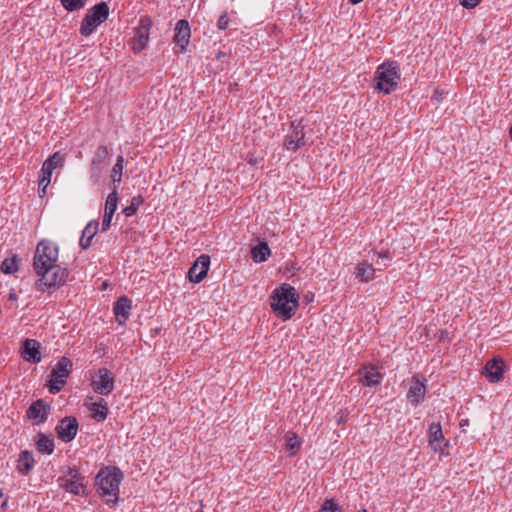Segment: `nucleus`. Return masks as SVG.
Returning <instances> with one entry per match:
<instances>
[{"mask_svg": "<svg viewBox=\"0 0 512 512\" xmlns=\"http://www.w3.org/2000/svg\"><path fill=\"white\" fill-rule=\"evenodd\" d=\"M58 257L59 249L56 244L49 240L38 243L33 257V269L40 277L35 283L38 291L44 292L66 283L69 271L57 264Z\"/></svg>", "mask_w": 512, "mask_h": 512, "instance_id": "f257e3e1", "label": "nucleus"}, {"mask_svg": "<svg viewBox=\"0 0 512 512\" xmlns=\"http://www.w3.org/2000/svg\"><path fill=\"white\" fill-rule=\"evenodd\" d=\"M123 478V472L117 467H104L96 475L97 492L106 504L115 505L119 501V485Z\"/></svg>", "mask_w": 512, "mask_h": 512, "instance_id": "f03ea898", "label": "nucleus"}, {"mask_svg": "<svg viewBox=\"0 0 512 512\" xmlns=\"http://www.w3.org/2000/svg\"><path fill=\"white\" fill-rule=\"evenodd\" d=\"M298 298L294 287L289 284H282L273 291L270 297V305L275 314L286 321L295 315L298 307Z\"/></svg>", "mask_w": 512, "mask_h": 512, "instance_id": "7ed1b4c3", "label": "nucleus"}, {"mask_svg": "<svg viewBox=\"0 0 512 512\" xmlns=\"http://www.w3.org/2000/svg\"><path fill=\"white\" fill-rule=\"evenodd\" d=\"M400 74L396 62H387L381 64L376 71V89L390 94L398 86Z\"/></svg>", "mask_w": 512, "mask_h": 512, "instance_id": "20e7f679", "label": "nucleus"}, {"mask_svg": "<svg viewBox=\"0 0 512 512\" xmlns=\"http://www.w3.org/2000/svg\"><path fill=\"white\" fill-rule=\"evenodd\" d=\"M109 16V6L106 2H100L90 8L83 18L80 26L82 36H90L95 29L105 22Z\"/></svg>", "mask_w": 512, "mask_h": 512, "instance_id": "39448f33", "label": "nucleus"}, {"mask_svg": "<svg viewBox=\"0 0 512 512\" xmlns=\"http://www.w3.org/2000/svg\"><path fill=\"white\" fill-rule=\"evenodd\" d=\"M73 363L72 361L63 356L57 362L55 367L51 370L49 380V391L52 394H56L64 387L67 382V378L72 372Z\"/></svg>", "mask_w": 512, "mask_h": 512, "instance_id": "423d86ee", "label": "nucleus"}, {"mask_svg": "<svg viewBox=\"0 0 512 512\" xmlns=\"http://www.w3.org/2000/svg\"><path fill=\"white\" fill-rule=\"evenodd\" d=\"M304 127L302 120L290 123L283 141V145L287 150L296 152L306 145Z\"/></svg>", "mask_w": 512, "mask_h": 512, "instance_id": "0eeeda50", "label": "nucleus"}, {"mask_svg": "<svg viewBox=\"0 0 512 512\" xmlns=\"http://www.w3.org/2000/svg\"><path fill=\"white\" fill-rule=\"evenodd\" d=\"M109 157V150L107 146L100 145L97 147L96 151L94 152V155L91 159L90 163V180L97 184L101 177L102 173L105 168L106 160Z\"/></svg>", "mask_w": 512, "mask_h": 512, "instance_id": "6e6552de", "label": "nucleus"}, {"mask_svg": "<svg viewBox=\"0 0 512 512\" xmlns=\"http://www.w3.org/2000/svg\"><path fill=\"white\" fill-rule=\"evenodd\" d=\"M152 24V19L149 16H143L140 18L139 25L136 28L133 38V50L135 52H140L146 47L149 41V31Z\"/></svg>", "mask_w": 512, "mask_h": 512, "instance_id": "1a4fd4ad", "label": "nucleus"}, {"mask_svg": "<svg viewBox=\"0 0 512 512\" xmlns=\"http://www.w3.org/2000/svg\"><path fill=\"white\" fill-rule=\"evenodd\" d=\"M91 385L94 392L100 395H108L114 389V379L107 368H100L92 379Z\"/></svg>", "mask_w": 512, "mask_h": 512, "instance_id": "9d476101", "label": "nucleus"}, {"mask_svg": "<svg viewBox=\"0 0 512 512\" xmlns=\"http://www.w3.org/2000/svg\"><path fill=\"white\" fill-rule=\"evenodd\" d=\"M78 431V421L75 417L63 418L56 427L57 436L63 442L72 441Z\"/></svg>", "mask_w": 512, "mask_h": 512, "instance_id": "9b49d317", "label": "nucleus"}, {"mask_svg": "<svg viewBox=\"0 0 512 512\" xmlns=\"http://www.w3.org/2000/svg\"><path fill=\"white\" fill-rule=\"evenodd\" d=\"M191 37V29L189 22L185 19H181L176 23L175 35L173 42L179 47V53L185 52Z\"/></svg>", "mask_w": 512, "mask_h": 512, "instance_id": "f8f14e48", "label": "nucleus"}, {"mask_svg": "<svg viewBox=\"0 0 512 512\" xmlns=\"http://www.w3.org/2000/svg\"><path fill=\"white\" fill-rule=\"evenodd\" d=\"M210 266V257L206 254L201 255L193 263L188 271V278L193 283H200L207 275Z\"/></svg>", "mask_w": 512, "mask_h": 512, "instance_id": "ddd939ff", "label": "nucleus"}, {"mask_svg": "<svg viewBox=\"0 0 512 512\" xmlns=\"http://www.w3.org/2000/svg\"><path fill=\"white\" fill-rule=\"evenodd\" d=\"M383 380V375L373 365L363 366L359 369V381L366 387H375Z\"/></svg>", "mask_w": 512, "mask_h": 512, "instance_id": "4468645a", "label": "nucleus"}, {"mask_svg": "<svg viewBox=\"0 0 512 512\" xmlns=\"http://www.w3.org/2000/svg\"><path fill=\"white\" fill-rule=\"evenodd\" d=\"M503 373L504 362L502 359L496 357L489 360L482 370V374L493 383L501 381L503 379Z\"/></svg>", "mask_w": 512, "mask_h": 512, "instance_id": "2eb2a0df", "label": "nucleus"}, {"mask_svg": "<svg viewBox=\"0 0 512 512\" xmlns=\"http://www.w3.org/2000/svg\"><path fill=\"white\" fill-rule=\"evenodd\" d=\"M49 411L50 406L42 399H39L29 406L27 409V417L35 420L36 424H41L47 420Z\"/></svg>", "mask_w": 512, "mask_h": 512, "instance_id": "dca6fc26", "label": "nucleus"}, {"mask_svg": "<svg viewBox=\"0 0 512 512\" xmlns=\"http://www.w3.org/2000/svg\"><path fill=\"white\" fill-rule=\"evenodd\" d=\"M40 346L35 339L24 340L22 358L31 363H39L41 361Z\"/></svg>", "mask_w": 512, "mask_h": 512, "instance_id": "f3484780", "label": "nucleus"}, {"mask_svg": "<svg viewBox=\"0 0 512 512\" xmlns=\"http://www.w3.org/2000/svg\"><path fill=\"white\" fill-rule=\"evenodd\" d=\"M132 308V302L131 300L126 297H120L117 302L114 304V314L116 317V321L122 325L124 324L129 316H130V310Z\"/></svg>", "mask_w": 512, "mask_h": 512, "instance_id": "a211bd4d", "label": "nucleus"}, {"mask_svg": "<svg viewBox=\"0 0 512 512\" xmlns=\"http://www.w3.org/2000/svg\"><path fill=\"white\" fill-rule=\"evenodd\" d=\"M426 385L424 381H421L418 377H414V383L407 392V399L414 405L420 404L425 397Z\"/></svg>", "mask_w": 512, "mask_h": 512, "instance_id": "6ab92c4d", "label": "nucleus"}, {"mask_svg": "<svg viewBox=\"0 0 512 512\" xmlns=\"http://www.w3.org/2000/svg\"><path fill=\"white\" fill-rule=\"evenodd\" d=\"M69 479L66 480L64 486L65 489L75 495H80L84 492V485L82 483V477L76 468H70L68 471Z\"/></svg>", "mask_w": 512, "mask_h": 512, "instance_id": "aec40b11", "label": "nucleus"}, {"mask_svg": "<svg viewBox=\"0 0 512 512\" xmlns=\"http://www.w3.org/2000/svg\"><path fill=\"white\" fill-rule=\"evenodd\" d=\"M443 441L444 436L440 423H432L429 427V443L435 452L444 453Z\"/></svg>", "mask_w": 512, "mask_h": 512, "instance_id": "412c9836", "label": "nucleus"}, {"mask_svg": "<svg viewBox=\"0 0 512 512\" xmlns=\"http://www.w3.org/2000/svg\"><path fill=\"white\" fill-rule=\"evenodd\" d=\"M98 228L99 222L97 220H92L85 226L79 240V245L82 249H87L91 246L92 239L97 234Z\"/></svg>", "mask_w": 512, "mask_h": 512, "instance_id": "4be33fe9", "label": "nucleus"}, {"mask_svg": "<svg viewBox=\"0 0 512 512\" xmlns=\"http://www.w3.org/2000/svg\"><path fill=\"white\" fill-rule=\"evenodd\" d=\"M88 409L91 412V416L96 421H104L108 414V404L103 398H98L97 401L89 404Z\"/></svg>", "mask_w": 512, "mask_h": 512, "instance_id": "5701e85b", "label": "nucleus"}, {"mask_svg": "<svg viewBox=\"0 0 512 512\" xmlns=\"http://www.w3.org/2000/svg\"><path fill=\"white\" fill-rule=\"evenodd\" d=\"M34 464H35V461H34L32 453L30 451L24 450V451L20 452V454L18 456V460H17V470L22 475H25V476L28 475L31 472V470L33 469Z\"/></svg>", "mask_w": 512, "mask_h": 512, "instance_id": "b1692460", "label": "nucleus"}, {"mask_svg": "<svg viewBox=\"0 0 512 512\" xmlns=\"http://www.w3.org/2000/svg\"><path fill=\"white\" fill-rule=\"evenodd\" d=\"M35 445L37 451L42 454L50 455L54 452V439L50 436L45 435L44 433H39L37 435Z\"/></svg>", "mask_w": 512, "mask_h": 512, "instance_id": "393cba45", "label": "nucleus"}, {"mask_svg": "<svg viewBox=\"0 0 512 512\" xmlns=\"http://www.w3.org/2000/svg\"><path fill=\"white\" fill-rule=\"evenodd\" d=\"M270 248L267 242H260L258 245L252 247L251 257L255 262H264L270 256Z\"/></svg>", "mask_w": 512, "mask_h": 512, "instance_id": "a878e982", "label": "nucleus"}, {"mask_svg": "<svg viewBox=\"0 0 512 512\" xmlns=\"http://www.w3.org/2000/svg\"><path fill=\"white\" fill-rule=\"evenodd\" d=\"M374 274H375L374 267L367 262L359 263L356 266L355 275L362 282H368V281L372 280L374 278Z\"/></svg>", "mask_w": 512, "mask_h": 512, "instance_id": "bb28decb", "label": "nucleus"}, {"mask_svg": "<svg viewBox=\"0 0 512 512\" xmlns=\"http://www.w3.org/2000/svg\"><path fill=\"white\" fill-rule=\"evenodd\" d=\"M123 168H124V157L122 155H119L117 157L116 163L113 166L112 174H111V180L113 187L117 186L122 181V174H123Z\"/></svg>", "mask_w": 512, "mask_h": 512, "instance_id": "cd10ccee", "label": "nucleus"}, {"mask_svg": "<svg viewBox=\"0 0 512 512\" xmlns=\"http://www.w3.org/2000/svg\"><path fill=\"white\" fill-rule=\"evenodd\" d=\"M118 199H119V196H118L117 186H114L112 192H110L106 198L105 206H104V213L114 215V213L117 209Z\"/></svg>", "mask_w": 512, "mask_h": 512, "instance_id": "c85d7f7f", "label": "nucleus"}, {"mask_svg": "<svg viewBox=\"0 0 512 512\" xmlns=\"http://www.w3.org/2000/svg\"><path fill=\"white\" fill-rule=\"evenodd\" d=\"M285 446L287 450L290 451L289 455L294 456L296 454V451L301 446V441L298 437V435L294 432H288L285 435Z\"/></svg>", "mask_w": 512, "mask_h": 512, "instance_id": "c756f323", "label": "nucleus"}, {"mask_svg": "<svg viewBox=\"0 0 512 512\" xmlns=\"http://www.w3.org/2000/svg\"><path fill=\"white\" fill-rule=\"evenodd\" d=\"M50 162V168L52 171H54L55 169L57 168H62L64 166V163H65V157L63 154L59 153V152H55L54 154H52L51 156H49L45 161H44V165H46L47 163Z\"/></svg>", "mask_w": 512, "mask_h": 512, "instance_id": "7c9ffc66", "label": "nucleus"}, {"mask_svg": "<svg viewBox=\"0 0 512 512\" xmlns=\"http://www.w3.org/2000/svg\"><path fill=\"white\" fill-rule=\"evenodd\" d=\"M87 0H61L63 7L69 11H78L85 7Z\"/></svg>", "mask_w": 512, "mask_h": 512, "instance_id": "2f4dec72", "label": "nucleus"}, {"mask_svg": "<svg viewBox=\"0 0 512 512\" xmlns=\"http://www.w3.org/2000/svg\"><path fill=\"white\" fill-rule=\"evenodd\" d=\"M18 270L16 258H6L1 264V271L4 274H13Z\"/></svg>", "mask_w": 512, "mask_h": 512, "instance_id": "473e14b6", "label": "nucleus"}, {"mask_svg": "<svg viewBox=\"0 0 512 512\" xmlns=\"http://www.w3.org/2000/svg\"><path fill=\"white\" fill-rule=\"evenodd\" d=\"M40 178L39 181L41 184L49 185L51 182V176L53 171L50 168V162L46 165H42L41 171H40Z\"/></svg>", "mask_w": 512, "mask_h": 512, "instance_id": "72a5a7b5", "label": "nucleus"}, {"mask_svg": "<svg viewBox=\"0 0 512 512\" xmlns=\"http://www.w3.org/2000/svg\"><path fill=\"white\" fill-rule=\"evenodd\" d=\"M141 202H142V200L140 197L132 198L131 204L123 209L124 215L126 217L133 216L136 213Z\"/></svg>", "mask_w": 512, "mask_h": 512, "instance_id": "f704fd0d", "label": "nucleus"}, {"mask_svg": "<svg viewBox=\"0 0 512 512\" xmlns=\"http://www.w3.org/2000/svg\"><path fill=\"white\" fill-rule=\"evenodd\" d=\"M319 512H342V508L333 499H326Z\"/></svg>", "mask_w": 512, "mask_h": 512, "instance_id": "c9c22d12", "label": "nucleus"}, {"mask_svg": "<svg viewBox=\"0 0 512 512\" xmlns=\"http://www.w3.org/2000/svg\"><path fill=\"white\" fill-rule=\"evenodd\" d=\"M228 24H229L228 14L225 12L219 17V19L217 21V27L220 30H225V29H227Z\"/></svg>", "mask_w": 512, "mask_h": 512, "instance_id": "e433bc0d", "label": "nucleus"}, {"mask_svg": "<svg viewBox=\"0 0 512 512\" xmlns=\"http://www.w3.org/2000/svg\"><path fill=\"white\" fill-rule=\"evenodd\" d=\"M113 218V214L104 213L102 220V231L106 232L109 230L111 226V221Z\"/></svg>", "mask_w": 512, "mask_h": 512, "instance_id": "4c0bfd02", "label": "nucleus"}, {"mask_svg": "<svg viewBox=\"0 0 512 512\" xmlns=\"http://www.w3.org/2000/svg\"><path fill=\"white\" fill-rule=\"evenodd\" d=\"M481 0H459L460 4L467 9L476 7Z\"/></svg>", "mask_w": 512, "mask_h": 512, "instance_id": "58836bf2", "label": "nucleus"}, {"mask_svg": "<svg viewBox=\"0 0 512 512\" xmlns=\"http://www.w3.org/2000/svg\"><path fill=\"white\" fill-rule=\"evenodd\" d=\"M38 185H39V190H38L39 196L44 197L46 195V189H47L48 185L41 184L40 181H38Z\"/></svg>", "mask_w": 512, "mask_h": 512, "instance_id": "ea45409f", "label": "nucleus"}, {"mask_svg": "<svg viewBox=\"0 0 512 512\" xmlns=\"http://www.w3.org/2000/svg\"><path fill=\"white\" fill-rule=\"evenodd\" d=\"M379 257L385 258V259H389L390 258V254H389V252H383V253L379 254Z\"/></svg>", "mask_w": 512, "mask_h": 512, "instance_id": "a19ab883", "label": "nucleus"}, {"mask_svg": "<svg viewBox=\"0 0 512 512\" xmlns=\"http://www.w3.org/2000/svg\"><path fill=\"white\" fill-rule=\"evenodd\" d=\"M352 4H358L362 2L363 0H349Z\"/></svg>", "mask_w": 512, "mask_h": 512, "instance_id": "79ce46f5", "label": "nucleus"}, {"mask_svg": "<svg viewBox=\"0 0 512 512\" xmlns=\"http://www.w3.org/2000/svg\"><path fill=\"white\" fill-rule=\"evenodd\" d=\"M9 298H10V299H15L16 297H15V295H14V294H10Z\"/></svg>", "mask_w": 512, "mask_h": 512, "instance_id": "37998d69", "label": "nucleus"}, {"mask_svg": "<svg viewBox=\"0 0 512 512\" xmlns=\"http://www.w3.org/2000/svg\"><path fill=\"white\" fill-rule=\"evenodd\" d=\"M2 496H3V493H2V491L0 490V498H1Z\"/></svg>", "mask_w": 512, "mask_h": 512, "instance_id": "c03bdc74", "label": "nucleus"}, {"mask_svg": "<svg viewBox=\"0 0 512 512\" xmlns=\"http://www.w3.org/2000/svg\"><path fill=\"white\" fill-rule=\"evenodd\" d=\"M196 512H204V511H203L202 509H200V510H198V511H196Z\"/></svg>", "mask_w": 512, "mask_h": 512, "instance_id": "a18cd8bd", "label": "nucleus"}, {"mask_svg": "<svg viewBox=\"0 0 512 512\" xmlns=\"http://www.w3.org/2000/svg\"><path fill=\"white\" fill-rule=\"evenodd\" d=\"M361 512H368V511L364 509V510H362Z\"/></svg>", "mask_w": 512, "mask_h": 512, "instance_id": "49530a36", "label": "nucleus"}]
</instances>
